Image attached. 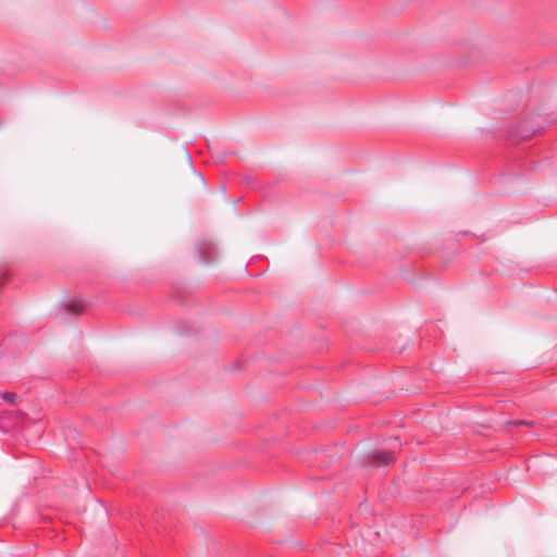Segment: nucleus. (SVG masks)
<instances>
[{
  "mask_svg": "<svg viewBox=\"0 0 557 557\" xmlns=\"http://www.w3.org/2000/svg\"><path fill=\"white\" fill-rule=\"evenodd\" d=\"M372 459L375 465H387L394 460V457L389 453H376Z\"/></svg>",
  "mask_w": 557,
  "mask_h": 557,
  "instance_id": "nucleus-1",
  "label": "nucleus"
},
{
  "mask_svg": "<svg viewBox=\"0 0 557 557\" xmlns=\"http://www.w3.org/2000/svg\"><path fill=\"white\" fill-rule=\"evenodd\" d=\"M15 397H16V396H15V394H13V393H7V394H4V395H3V398H4L7 401H9L10 404H13V403H14Z\"/></svg>",
  "mask_w": 557,
  "mask_h": 557,
  "instance_id": "nucleus-2",
  "label": "nucleus"
}]
</instances>
